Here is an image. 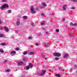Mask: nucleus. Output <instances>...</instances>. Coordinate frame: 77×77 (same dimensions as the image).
<instances>
[{
	"label": "nucleus",
	"instance_id": "1",
	"mask_svg": "<svg viewBox=\"0 0 77 77\" xmlns=\"http://www.w3.org/2000/svg\"><path fill=\"white\" fill-rule=\"evenodd\" d=\"M9 7V5L7 4L4 5L1 8V9L2 10L4 8H8Z\"/></svg>",
	"mask_w": 77,
	"mask_h": 77
},
{
	"label": "nucleus",
	"instance_id": "2",
	"mask_svg": "<svg viewBox=\"0 0 77 77\" xmlns=\"http://www.w3.org/2000/svg\"><path fill=\"white\" fill-rule=\"evenodd\" d=\"M54 56H56L57 57H60L61 56V54L59 53H57V52L55 53L54 54H53Z\"/></svg>",
	"mask_w": 77,
	"mask_h": 77
},
{
	"label": "nucleus",
	"instance_id": "3",
	"mask_svg": "<svg viewBox=\"0 0 77 77\" xmlns=\"http://www.w3.org/2000/svg\"><path fill=\"white\" fill-rule=\"evenodd\" d=\"M34 9V8H33V7H31V12L32 14H35V13H36V12H35V11H33Z\"/></svg>",
	"mask_w": 77,
	"mask_h": 77
},
{
	"label": "nucleus",
	"instance_id": "4",
	"mask_svg": "<svg viewBox=\"0 0 77 77\" xmlns=\"http://www.w3.org/2000/svg\"><path fill=\"white\" fill-rule=\"evenodd\" d=\"M42 72L40 75V76H42L43 75H44L45 73L46 72V70H42Z\"/></svg>",
	"mask_w": 77,
	"mask_h": 77
},
{
	"label": "nucleus",
	"instance_id": "5",
	"mask_svg": "<svg viewBox=\"0 0 77 77\" xmlns=\"http://www.w3.org/2000/svg\"><path fill=\"white\" fill-rule=\"evenodd\" d=\"M66 7H67V5L66 4L64 5L63 6V10L65 11L66 10Z\"/></svg>",
	"mask_w": 77,
	"mask_h": 77
},
{
	"label": "nucleus",
	"instance_id": "6",
	"mask_svg": "<svg viewBox=\"0 0 77 77\" xmlns=\"http://www.w3.org/2000/svg\"><path fill=\"white\" fill-rule=\"evenodd\" d=\"M20 24V21L18 20H17L16 21V25L17 26H18Z\"/></svg>",
	"mask_w": 77,
	"mask_h": 77
},
{
	"label": "nucleus",
	"instance_id": "7",
	"mask_svg": "<svg viewBox=\"0 0 77 77\" xmlns=\"http://www.w3.org/2000/svg\"><path fill=\"white\" fill-rule=\"evenodd\" d=\"M27 54L29 55H32V54H35V53L33 52H29L27 53Z\"/></svg>",
	"mask_w": 77,
	"mask_h": 77
},
{
	"label": "nucleus",
	"instance_id": "8",
	"mask_svg": "<svg viewBox=\"0 0 77 77\" xmlns=\"http://www.w3.org/2000/svg\"><path fill=\"white\" fill-rule=\"evenodd\" d=\"M4 28L5 29L6 31L7 32H8V31H9V29H8V28L6 26H4Z\"/></svg>",
	"mask_w": 77,
	"mask_h": 77
},
{
	"label": "nucleus",
	"instance_id": "9",
	"mask_svg": "<svg viewBox=\"0 0 77 77\" xmlns=\"http://www.w3.org/2000/svg\"><path fill=\"white\" fill-rule=\"evenodd\" d=\"M55 75V77H61L60 75H59L57 73H56Z\"/></svg>",
	"mask_w": 77,
	"mask_h": 77
},
{
	"label": "nucleus",
	"instance_id": "10",
	"mask_svg": "<svg viewBox=\"0 0 77 77\" xmlns=\"http://www.w3.org/2000/svg\"><path fill=\"white\" fill-rule=\"evenodd\" d=\"M68 54H66L64 55V58H66V57H68Z\"/></svg>",
	"mask_w": 77,
	"mask_h": 77
},
{
	"label": "nucleus",
	"instance_id": "11",
	"mask_svg": "<svg viewBox=\"0 0 77 77\" xmlns=\"http://www.w3.org/2000/svg\"><path fill=\"white\" fill-rule=\"evenodd\" d=\"M29 68H32L33 67V64L31 63H29Z\"/></svg>",
	"mask_w": 77,
	"mask_h": 77
},
{
	"label": "nucleus",
	"instance_id": "12",
	"mask_svg": "<svg viewBox=\"0 0 77 77\" xmlns=\"http://www.w3.org/2000/svg\"><path fill=\"white\" fill-rule=\"evenodd\" d=\"M11 54H16V51H12L11 53Z\"/></svg>",
	"mask_w": 77,
	"mask_h": 77
},
{
	"label": "nucleus",
	"instance_id": "13",
	"mask_svg": "<svg viewBox=\"0 0 77 77\" xmlns=\"http://www.w3.org/2000/svg\"><path fill=\"white\" fill-rule=\"evenodd\" d=\"M42 5L43 6H45V7L47 6V4H45L44 3H42Z\"/></svg>",
	"mask_w": 77,
	"mask_h": 77
},
{
	"label": "nucleus",
	"instance_id": "14",
	"mask_svg": "<svg viewBox=\"0 0 77 77\" xmlns=\"http://www.w3.org/2000/svg\"><path fill=\"white\" fill-rule=\"evenodd\" d=\"M23 63L22 62H19L18 63L17 65H21L23 64Z\"/></svg>",
	"mask_w": 77,
	"mask_h": 77
},
{
	"label": "nucleus",
	"instance_id": "15",
	"mask_svg": "<svg viewBox=\"0 0 77 77\" xmlns=\"http://www.w3.org/2000/svg\"><path fill=\"white\" fill-rule=\"evenodd\" d=\"M5 45H6V44L4 43H1L0 44V45H2V46H4Z\"/></svg>",
	"mask_w": 77,
	"mask_h": 77
},
{
	"label": "nucleus",
	"instance_id": "16",
	"mask_svg": "<svg viewBox=\"0 0 77 77\" xmlns=\"http://www.w3.org/2000/svg\"><path fill=\"white\" fill-rule=\"evenodd\" d=\"M0 51L1 53H4V51H3V50L2 49H0Z\"/></svg>",
	"mask_w": 77,
	"mask_h": 77
},
{
	"label": "nucleus",
	"instance_id": "17",
	"mask_svg": "<svg viewBox=\"0 0 77 77\" xmlns=\"http://www.w3.org/2000/svg\"><path fill=\"white\" fill-rule=\"evenodd\" d=\"M23 19L26 20L27 19V16H23Z\"/></svg>",
	"mask_w": 77,
	"mask_h": 77
},
{
	"label": "nucleus",
	"instance_id": "18",
	"mask_svg": "<svg viewBox=\"0 0 77 77\" xmlns=\"http://www.w3.org/2000/svg\"><path fill=\"white\" fill-rule=\"evenodd\" d=\"M70 1L72 2H74V3L77 2V0H70Z\"/></svg>",
	"mask_w": 77,
	"mask_h": 77
},
{
	"label": "nucleus",
	"instance_id": "19",
	"mask_svg": "<svg viewBox=\"0 0 77 77\" xmlns=\"http://www.w3.org/2000/svg\"><path fill=\"white\" fill-rule=\"evenodd\" d=\"M4 35L3 34H0V38H2L3 37Z\"/></svg>",
	"mask_w": 77,
	"mask_h": 77
},
{
	"label": "nucleus",
	"instance_id": "20",
	"mask_svg": "<svg viewBox=\"0 0 77 77\" xmlns=\"http://www.w3.org/2000/svg\"><path fill=\"white\" fill-rule=\"evenodd\" d=\"M27 54V52H26V51H24L23 53V54L24 55H25L26 54Z\"/></svg>",
	"mask_w": 77,
	"mask_h": 77
},
{
	"label": "nucleus",
	"instance_id": "21",
	"mask_svg": "<svg viewBox=\"0 0 77 77\" xmlns=\"http://www.w3.org/2000/svg\"><path fill=\"white\" fill-rule=\"evenodd\" d=\"M11 12H12V11H11V10H9L8 11V14H11Z\"/></svg>",
	"mask_w": 77,
	"mask_h": 77
},
{
	"label": "nucleus",
	"instance_id": "22",
	"mask_svg": "<svg viewBox=\"0 0 77 77\" xmlns=\"http://www.w3.org/2000/svg\"><path fill=\"white\" fill-rule=\"evenodd\" d=\"M70 26H74V24H73V23L72 22H71L70 23Z\"/></svg>",
	"mask_w": 77,
	"mask_h": 77
},
{
	"label": "nucleus",
	"instance_id": "23",
	"mask_svg": "<svg viewBox=\"0 0 77 77\" xmlns=\"http://www.w3.org/2000/svg\"><path fill=\"white\" fill-rule=\"evenodd\" d=\"M8 62V60H4V63L5 64V63H7V62Z\"/></svg>",
	"mask_w": 77,
	"mask_h": 77
},
{
	"label": "nucleus",
	"instance_id": "24",
	"mask_svg": "<svg viewBox=\"0 0 77 77\" xmlns=\"http://www.w3.org/2000/svg\"><path fill=\"white\" fill-rule=\"evenodd\" d=\"M27 59L26 58H24L23 59V61L24 62H26V61H27Z\"/></svg>",
	"mask_w": 77,
	"mask_h": 77
},
{
	"label": "nucleus",
	"instance_id": "25",
	"mask_svg": "<svg viewBox=\"0 0 77 77\" xmlns=\"http://www.w3.org/2000/svg\"><path fill=\"white\" fill-rule=\"evenodd\" d=\"M31 25L32 26H34V23L33 22H32L31 23Z\"/></svg>",
	"mask_w": 77,
	"mask_h": 77
},
{
	"label": "nucleus",
	"instance_id": "26",
	"mask_svg": "<svg viewBox=\"0 0 77 77\" xmlns=\"http://www.w3.org/2000/svg\"><path fill=\"white\" fill-rule=\"evenodd\" d=\"M45 47H49V45H45Z\"/></svg>",
	"mask_w": 77,
	"mask_h": 77
},
{
	"label": "nucleus",
	"instance_id": "27",
	"mask_svg": "<svg viewBox=\"0 0 77 77\" xmlns=\"http://www.w3.org/2000/svg\"><path fill=\"white\" fill-rule=\"evenodd\" d=\"M16 50H17V51H19V50H20V48H17L16 49Z\"/></svg>",
	"mask_w": 77,
	"mask_h": 77
},
{
	"label": "nucleus",
	"instance_id": "28",
	"mask_svg": "<svg viewBox=\"0 0 77 77\" xmlns=\"http://www.w3.org/2000/svg\"><path fill=\"white\" fill-rule=\"evenodd\" d=\"M72 69L71 68H70V69L69 70V72H72Z\"/></svg>",
	"mask_w": 77,
	"mask_h": 77
},
{
	"label": "nucleus",
	"instance_id": "29",
	"mask_svg": "<svg viewBox=\"0 0 77 77\" xmlns=\"http://www.w3.org/2000/svg\"><path fill=\"white\" fill-rule=\"evenodd\" d=\"M55 60H59V58H57V57H56L55 58Z\"/></svg>",
	"mask_w": 77,
	"mask_h": 77
},
{
	"label": "nucleus",
	"instance_id": "30",
	"mask_svg": "<svg viewBox=\"0 0 77 77\" xmlns=\"http://www.w3.org/2000/svg\"><path fill=\"white\" fill-rule=\"evenodd\" d=\"M74 68H77V65H74Z\"/></svg>",
	"mask_w": 77,
	"mask_h": 77
},
{
	"label": "nucleus",
	"instance_id": "31",
	"mask_svg": "<svg viewBox=\"0 0 77 77\" xmlns=\"http://www.w3.org/2000/svg\"><path fill=\"white\" fill-rule=\"evenodd\" d=\"M56 31L57 32H59V29H56Z\"/></svg>",
	"mask_w": 77,
	"mask_h": 77
},
{
	"label": "nucleus",
	"instance_id": "32",
	"mask_svg": "<svg viewBox=\"0 0 77 77\" xmlns=\"http://www.w3.org/2000/svg\"><path fill=\"white\" fill-rule=\"evenodd\" d=\"M77 24H76L75 23L74 24H73V26H77Z\"/></svg>",
	"mask_w": 77,
	"mask_h": 77
},
{
	"label": "nucleus",
	"instance_id": "33",
	"mask_svg": "<svg viewBox=\"0 0 77 77\" xmlns=\"http://www.w3.org/2000/svg\"><path fill=\"white\" fill-rule=\"evenodd\" d=\"M41 25H42V26L43 25H44V23L42 22L41 23Z\"/></svg>",
	"mask_w": 77,
	"mask_h": 77
},
{
	"label": "nucleus",
	"instance_id": "34",
	"mask_svg": "<svg viewBox=\"0 0 77 77\" xmlns=\"http://www.w3.org/2000/svg\"><path fill=\"white\" fill-rule=\"evenodd\" d=\"M58 69H62V67H58Z\"/></svg>",
	"mask_w": 77,
	"mask_h": 77
},
{
	"label": "nucleus",
	"instance_id": "35",
	"mask_svg": "<svg viewBox=\"0 0 77 77\" xmlns=\"http://www.w3.org/2000/svg\"><path fill=\"white\" fill-rule=\"evenodd\" d=\"M6 72H9V69H7L6 70Z\"/></svg>",
	"mask_w": 77,
	"mask_h": 77
},
{
	"label": "nucleus",
	"instance_id": "36",
	"mask_svg": "<svg viewBox=\"0 0 77 77\" xmlns=\"http://www.w3.org/2000/svg\"><path fill=\"white\" fill-rule=\"evenodd\" d=\"M2 2H7V1H6V0H2Z\"/></svg>",
	"mask_w": 77,
	"mask_h": 77
},
{
	"label": "nucleus",
	"instance_id": "37",
	"mask_svg": "<svg viewBox=\"0 0 77 77\" xmlns=\"http://www.w3.org/2000/svg\"><path fill=\"white\" fill-rule=\"evenodd\" d=\"M42 16H43V15H44V13H42L41 14Z\"/></svg>",
	"mask_w": 77,
	"mask_h": 77
},
{
	"label": "nucleus",
	"instance_id": "38",
	"mask_svg": "<svg viewBox=\"0 0 77 77\" xmlns=\"http://www.w3.org/2000/svg\"><path fill=\"white\" fill-rule=\"evenodd\" d=\"M18 32V30L15 31V32L16 33H17Z\"/></svg>",
	"mask_w": 77,
	"mask_h": 77
},
{
	"label": "nucleus",
	"instance_id": "39",
	"mask_svg": "<svg viewBox=\"0 0 77 77\" xmlns=\"http://www.w3.org/2000/svg\"><path fill=\"white\" fill-rule=\"evenodd\" d=\"M29 66H27L26 67V69H29Z\"/></svg>",
	"mask_w": 77,
	"mask_h": 77
},
{
	"label": "nucleus",
	"instance_id": "40",
	"mask_svg": "<svg viewBox=\"0 0 77 77\" xmlns=\"http://www.w3.org/2000/svg\"><path fill=\"white\" fill-rule=\"evenodd\" d=\"M71 9H75V8L74 7H72V8H71Z\"/></svg>",
	"mask_w": 77,
	"mask_h": 77
},
{
	"label": "nucleus",
	"instance_id": "41",
	"mask_svg": "<svg viewBox=\"0 0 77 77\" xmlns=\"http://www.w3.org/2000/svg\"><path fill=\"white\" fill-rule=\"evenodd\" d=\"M38 35H39V36H41V33H39L38 34Z\"/></svg>",
	"mask_w": 77,
	"mask_h": 77
},
{
	"label": "nucleus",
	"instance_id": "42",
	"mask_svg": "<svg viewBox=\"0 0 77 77\" xmlns=\"http://www.w3.org/2000/svg\"><path fill=\"white\" fill-rule=\"evenodd\" d=\"M45 32V33H46V35H48V32Z\"/></svg>",
	"mask_w": 77,
	"mask_h": 77
},
{
	"label": "nucleus",
	"instance_id": "43",
	"mask_svg": "<svg viewBox=\"0 0 77 77\" xmlns=\"http://www.w3.org/2000/svg\"><path fill=\"white\" fill-rule=\"evenodd\" d=\"M70 36H72V37H73V35H72V34H71L70 35Z\"/></svg>",
	"mask_w": 77,
	"mask_h": 77
},
{
	"label": "nucleus",
	"instance_id": "44",
	"mask_svg": "<svg viewBox=\"0 0 77 77\" xmlns=\"http://www.w3.org/2000/svg\"><path fill=\"white\" fill-rule=\"evenodd\" d=\"M29 39H32V37H29Z\"/></svg>",
	"mask_w": 77,
	"mask_h": 77
},
{
	"label": "nucleus",
	"instance_id": "45",
	"mask_svg": "<svg viewBox=\"0 0 77 77\" xmlns=\"http://www.w3.org/2000/svg\"><path fill=\"white\" fill-rule=\"evenodd\" d=\"M63 21H65V18H63V19H62Z\"/></svg>",
	"mask_w": 77,
	"mask_h": 77
},
{
	"label": "nucleus",
	"instance_id": "46",
	"mask_svg": "<svg viewBox=\"0 0 77 77\" xmlns=\"http://www.w3.org/2000/svg\"><path fill=\"white\" fill-rule=\"evenodd\" d=\"M35 45L37 46H38V45H39V44H36Z\"/></svg>",
	"mask_w": 77,
	"mask_h": 77
},
{
	"label": "nucleus",
	"instance_id": "47",
	"mask_svg": "<svg viewBox=\"0 0 77 77\" xmlns=\"http://www.w3.org/2000/svg\"><path fill=\"white\" fill-rule=\"evenodd\" d=\"M44 59H45V60H47V58H45V57H44Z\"/></svg>",
	"mask_w": 77,
	"mask_h": 77
},
{
	"label": "nucleus",
	"instance_id": "48",
	"mask_svg": "<svg viewBox=\"0 0 77 77\" xmlns=\"http://www.w3.org/2000/svg\"><path fill=\"white\" fill-rule=\"evenodd\" d=\"M42 29H43V30H45V28H42Z\"/></svg>",
	"mask_w": 77,
	"mask_h": 77
},
{
	"label": "nucleus",
	"instance_id": "49",
	"mask_svg": "<svg viewBox=\"0 0 77 77\" xmlns=\"http://www.w3.org/2000/svg\"><path fill=\"white\" fill-rule=\"evenodd\" d=\"M0 29L1 30H2V29H3V28H2V27H1Z\"/></svg>",
	"mask_w": 77,
	"mask_h": 77
},
{
	"label": "nucleus",
	"instance_id": "50",
	"mask_svg": "<svg viewBox=\"0 0 77 77\" xmlns=\"http://www.w3.org/2000/svg\"><path fill=\"white\" fill-rule=\"evenodd\" d=\"M0 24H2V22H1V20H0Z\"/></svg>",
	"mask_w": 77,
	"mask_h": 77
},
{
	"label": "nucleus",
	"instance_id": "51",
	"mask_svg": "<svg viewBox=\"0 0 77 77\" xmlns=\"http://www.w3.org/2000/svg\"><path fill=\"white\" fill-rule=\"evenodd\" d=\"M38 9H39V8H36V9H37V10H38Z\"/></svg>",
	"mask_w": 77,
	"mask_h": 77
},
{
	"label": "nucleus",
	"instance_id": "52",
	"mask_svg": "<svg viewBox=\"0 0 77 77\" xmlns=\"http://www.w3.org/2000/svg\"><path fill=\"white\" fill-rule=\"evenodd\" d=\"M40 9H42V7H40Z\"/></svg>",
	"mask_w": 77,
	"mask_h": 77
},
{
	"label": "nucleus",
	"instance_id": "53",
	"mask_svg": "<svg viewBox=\"0 0 77 77\" xmlns=\"http://www.w3.org/2000/svg\"><path fill=\"white\" fill-rule=\"evenodd\" d=\"M52 15H54V14L53 13L52 14Z\"/></svg>",
	"mask_w": 77,
	"mask_h": 77
},
{
	"label": "nucleus",
	"instance_id": "54",
	"mask_svg": "<svg viewBox=\"0 0 77 77\" xmlns=\"http://www.w3.org/2000/svg\"><path fill=\"white\" fill-rule=\"evenodd\" d=\"M18 70V69H16V71H17Z\"/></svg>",
	"mask_w": 77,
	"mask_h": 77
},
{
	"label": "nucleus",
	"instance_id": "55",
	"mask_svg": "<svg viewBox=\"0 0 77 77\" xmlns=\"http://www.w3.org/2000/svg\"><path fill=\"white\" fill-rule=\"evenodd\" d=\"M76 72H77V71H76Z\"/></svg>",
	"mask_w": 77,
	"mask_h": 77
}]
</instances>
